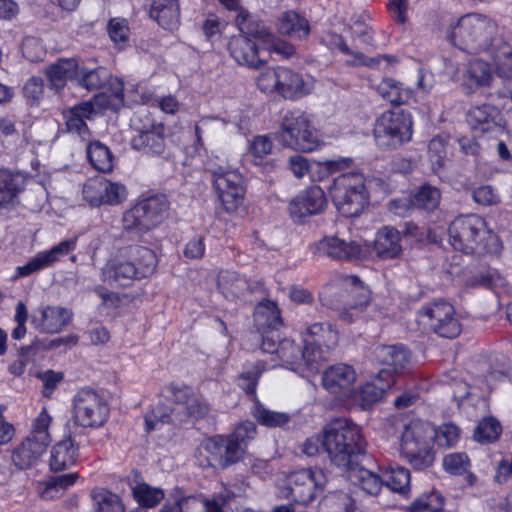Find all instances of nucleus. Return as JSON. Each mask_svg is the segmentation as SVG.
Wrapping results in <instances>:
<instances>
[{
  "mask_svg": "<svg viewBox=\"0 0 512 512\" xmlns=\"http://www.w3.org/2000/svg\"><path fill=\"white\" fill-rule=\"evenodd\" d=\"M327 205V199L322 188L311 186L301 191L289 204V212L295 220L321 213Z\"/></svg>",
  "mask_w": 512,
  "mask_h": 512,
  "instance_id": "obj_21",
  "label": "nucleus"
},
{
  "mask_svg": "<svg viewBox=\"0 0 512 512\" xmlns=\"http://www.w3.org/2000/svg\"><path fill=\"white\" fill-rule=\"evenodd\" d=\"M471 466L468 455L464 452H452L442 459V468L450 475H464Z\"/></svg>",
  "mask_w": 512,
  "mask_h": 512,
  "instance_id": "obj_58",
  "label": "nucleus"
},
{
  "mask_svg": "<svg viewBox=\"0 0 512 512\" xmlns=\"http://www.w3.org/2000/svg\"><path fill=\"white\" fill-rule=\"evenodd\" d=\"M494 45L489 55L493 58L497 75L512 79V44L501 38Z\"/></svg>",
  "mask_w": 512,
  "mask_h": 512,
  "instance_id": "obj_39",
  "label": "nucleus"
},
{
  "mask_svg": "<svg viewBox=\"0 0 512 512\" xmlns=\"http://www.w3.org/2000/svg\"><path fill=\"white\" fill-rule=\"evenodd\" d=\"M78 475L68 473L50 477L37 483V492L44 500H52L61 497L65 490L76 483Z\"/></svg>",
  "mask_w": 512,
  "mask_h": 512,
  "instance_id": "obj_36",
  "label": "nucleus"
},
{
  "mask_svg": "<svg viewBox=\"0 0 512 512\" xmlns=\"http://www.w3.org/2000/svg\"><path fill=\"white\" fill-rule=\"evenodd\" d=\"M373 134L379 147L397 148L412 139V116L402 109L385 111L376 119Z\"/></svg>",
  "mask_w": 512,
  "mask_h": 512,
  "instance_id": "obj_11",
  "label": "nucleus"
},
{
  "mask_svg": "<svg viewBox=\"0 0 512 512\" xmlns=\"http://www.w3.org/2000/svg\"><path fill=\"white\" fill-rule=\"evenodd\" d=\"M401 236L398 230L392 227H383L375 238L377 255L384 259H392L401 255Z\"/></svg>",
  "mask_w": 512,
  "mask_h": 512,
  "instance_id": "obj_35",
  "label": "nucleus"
},
{
  "mask_svg": "<svg viewBox=\"0 0 512 512\" xmlns=\"http://www.w3.org/2000/svg\"><path fill=\"white\" fill-rule=\"evenodd\" d=\"M95 512H125L121 498L106 489H95L91 493Z\"/></svg>",
  "mask_w": 512,
  "mask_h": 512,
  "instance_id": "obj_48",
  "label": "nucleus"
},
{
  "mask_svg": "<svg viewBox=\"0 0 512 512\" xmlns=\"http://www.w3.org/2000/svg\"><path fill=\"white\" fill-rule=\"evenodd\" d=\"M279 137L285 146L305 153L324 145L318 130L312 125L310 115L301 110L289 111L283 116Z\"/></svg>",
  "mask_w": 512,
  "mask_h": 512,
  "instance_id": "obj_8",
  "label": "nucleus"
},
{
  "mask_svg": "<svg viewBox=\"0 0 512 512\" xmlns=\"http://www.w3.org/2000/svg\"><path fill=\"white\" fill-rule=\"evenodd\" d=\"M150 16L164 29L173 30L180 22V5L178 0H153Z\"/></svg>",
  "mask_w": 512,
  "mask_h": 512,
  "instance_id": "obj_31",
  "label": "nucleus"
},
{
  "mask_svg": "<svg viewBox=\"0 0 512 512\" xmlns=\"http://www.w3.org/2000/svg\"><path fill=\"white\" fill-rule=\"evenodd\" d=\"M240 496L239 491L225 487L219 494L202 500L204 512H233L230 502Z\"/></svg>",
  "mask_w": 512,
  "mask_h": 512,
  "instance_id": "obj_54",
  "label": "nucleus"
},
{
  "mask_svg": "<svg viewBox=\"0 0 512 512\" xmlns=\"http://www.w3.org/2000/svg\"><path fill=\"white\" fill-rule=\"evenodd\" d=\"M254 316L265 320H281V313L278 305L271 300H263L257 304Z\"/></svg>",
  "mask_w": 512,
  "mask_h": 512,
  "instance_id": "obj_63",
  "label": "nucleus"
},
{
  "mask_svg": "<svg viewBox=\"0 0 512 512\" xmlns=\"http://www.w3.org/2000/svg\"><path fill=\"white\" fill-rule=\"evenodd\" d=\"M473 199L481 205H495L499 203L500 197L489 185L477 187L473 191Z\"/></svg>",
  "mask_w": 512,
  "mask_h": 512,
  "instance_id": "obj_64",
  "label": "nucleus"
},
{
  "mask_svg": "<svg viewBox=\"0 0 512 512\" xmlns=\"http://www.w3.org/2000/svg\"><path fill=\"white\" fill-rule=\"evenodd\" d=\"M314 252L333 259L350 260L360 257L364 248L356 241L345 242L336 236H327L314 245Z\"/></svg>",
  "mask_w": 512,
  "mask_h": 512,
  "instance_id": "obj_26",
  "label": "nucleus"
},
{
  "mask_svg": "<svg viewBox=\"0 0 512 512\" xmlns=\"http://www.w3.org/2000/svg\"><path fill=\"white\" fill-rule=\"evenodd\" d=\"M45 446L27 438L13 452L12 460L20 469H26L34 465L46 451Z\"/></svg>",
  "mask_w": 512,
  "mask_h": 512,
  "instance_id": "obj_40",
  "label": "nucleus"
},
{
  "mask_svg": "<svg viewBox=\"0 0 512 512\" xmlns=\"http://www.w3.org/2000/svg\"><path fill=\"white\" fill-rule=\"evenodd\" d=\"M198 460L202 466L224 468L238 461L225 436L217 435L206 439L198 448Z\"/></svg>",
  "mask_w": 512,
  "mask_h": 512,
  "instance_id": "obj_17",
  "label": "nucleus"
},
{
  "mask_svg": "<svg viewBox=\"0 0 512 512\" xmlns=\"http://www.w3.org/2000/svg\"><path fill=\"white\" fill-rule=\"evenodd\" d=\"M115 87V94L107 100L106 94H98L94 96L92 101L82 102L63 112L66 128L69 132L78 134L83 140L89 136V129L85 120L94 117L98 110L111 109L118 111L124 106V98L122 95V83L119 80L112 82Z\"/></svg>",
  "mask_w": 512,
  "mask_h": 512,
  "instance_id": "obj_10",
  "label": "nucleus"
},
{
  "mask_svg": "<svg viewBox=\"0 0 512 512\" xmlns=\"http://www.w3.org/2000/svg\"><path fill=\"white\" fill-rule=\"evenodd\" d=\"M79 455V447L71 438L57 442L51 450L50 467L53 470H64L73 466Z\"/></svg>",
  "mask_w": 512,
  "mask_h": 512,
  "instance_id": "obj_33",
  "label": "nucleus"
},
{
  "mask_svg": "<svg viewBox=\"0 0 512 512\" xmlns=\"http://www.w3.org/2000/svg\"><path fill=\"white\" fill-rule=\"evenodd\" d=\"M497 31V24L488 16L467 13L450 25L447 37L455 47L467 53H489L495 42L502 38Z\"/></svg>",
  "mask_w": 512,
  "mask_h": 512,
  "instance_id": "obj_2",
  "label": "nucleus"
},
{
  "mask_svg": "<svg viewBox=\"0 0 512 512\" xmlns=\"http://www.w3.org/2000/svg\"><path fill=\"white\" fill-rule=\"evenodd\" d=\"M77 245V238H71L63 240L57 245H54L49 250H44L37 253L31 258L26 264L18 266L16 268L15 279L20 277H26L30 274L44 269L48 266L58 262L61 258L67 256L69 253L75 250Z\"/></svg>",
  "mask_w": 512,
  "mask_h": 512,
  "instance_id": "obj_18",
  "label": "nucleus"
},
{
  "mask_svg": "<svg viewBox=\"0 0 512 512\" xmlns=\"http://www.w3.org/2000/svg\"><path fill=\"white\" fill-rule=\"evenodd\" d=\"M239 30L241 34L230 39L228 46L230 55L238 64L258 69L265 63L259 57V52L262 50L261 43L251 33L242 31L240 28Z\"/></svg>",
  "mask_w": 512,
  "mask_h": 512,
  "instance_id": "obj_19",
  "label": "nucleus"
},
{
  "mask_svg": "<svg viewBox=\"0 0 512 512\" xmlns=\"http://www.w3.org/2000/svg\"><path fill=\"white\" fill-rule=\"evenodd\" d=\"M454 313L455 309L451 303L439 300L425 305L420 315L434 320H452Z\"/></svg>",
  "mask_w": 512,
  "mask_h": 512,
  "instance_id": "obj_60",
  "label": "nucleus"
},
{
  "mask_svg": "<svg viewBox=\"0 0 512 512\" xmlns=\"http://www.w3.org/2000/svg\"><path fill=\"white\" fill-rule=\"evenodd\" d=\"M273 147V140L269 135H256L248 140L247 155L252 158L254 164L258 165L271 154Z\"/></svg>",
  "mask_w": 512,
  "mask_h": 512,
  "instance_id": "obj_55",
  "label": "nucleus"
},
{
  "mask_svg": "<svg viewBox=\"0 0 512 512\" xmlns=\"http://www.w3.org/2000/svg\"><path fill=\"white\" fill-rule=\"evenodd\" d=\"M114 80H119L123 84L119 78L111 77L110 72L104 67H97L92 70L80 69L77 77L78 84L88 90L98 89L109 81V90L102 93L107 95V100H110L111 96L115 94V87L112 85Z\"/></svg>",
  "mask_w": 512,
  "mask_h": 512,
  "instance_id": "obj_34",
  "label": "nucleus"
},
{
  "mask_svg": "<svg viewBox=\"0 0 512 512\" xmlns=\"http://www.w3.org/2000/svg\"><path fill=\"white\" fill-rule=\"evenodd\" d=\"M349 478L356 485L360 486L367 494L376 495L380 492L383 481V474L378 476L374 472L363 467H351Z\"/></svg>",
  "mask_w": 512,
  "mask_h": 512,
  "instance_id": "obj_44",
  "label": "nucleus"
},
{
  "mask_svg": "<svg viewBox=\"0 0 512 512\" xmlns=\"http://www.w3.org/2000/svg\"><path fill=\"white\" fill-rule=\"evenodd\" d=\"M213 185L222 209L235 213L242 205L245 186L242 174L238 170L219 167L213 171Z\"/></svg>",
  "mask_w": 512,
  "mask_h": 512,
  "instance_id": "obj_14",
  "label": "nucleus"
},
{
  "mask_svg": "<svg viewBox=\"0 0 512 512\" xmlns=\"http://www.w3.org/2000/svg\"><path fill=\"white\" fill-rule=\"evenodd\" d=\"M255 82L262 93L285 100L301 99L311 94L315 87V81L311 76L281 65L263 68Z\"/></svg>",
  "mask_w": 512,
  "mask_h": 512,
  "instance_id": "obj_4",
  "label": "nucleus"
},
{
  "mask_svg": "<svg viewBox=\"0 0 512 512\" xmlns=\"http://www.w3.org/2000/svg\"><path fill=\"white\" fill-rule=\"evenodd\" d=\"M252 415L259 424L271 428L283 427L288 424L291 419L289 414L270 410L259 402L255 403Z\"/></svg>",
  "mask_w": 512,
  "mask_h": 512,
  "instance_id": "obj_52",
  "label": "nucleus"
},
{
  "mask_svg": "<svg viewBox=\"0 0 512 512\" xmlns=\"http://www.w3.org/2000/svg\"><path fill=\"white\" fill-rule=\"evenodd\" d=\"M247 17L244 12H241L237 18V26L247 33H251L255 39H257L261 43V49L267 50L270 53L278 54L284 58H289L295 53V48L290 43L278 39L275 35L269 32L264 27H253V25H246L243 20Z\"/></svg>",
  "mask_w": 512,
  "mask_h": 512,
  "instance_id": "obj_25",
  "label": "nucleus"
},
{
  "mask_svg": "<svg viewBox=\"0 0 512 512\" xmlns=\"http://www.w3.org/2000/svg\"><path fill=\"white\" fill-rule=\"evenodd\" d=\"M173 408L160 404L145 416L146 431L155 430L160 424L170 420L182 421L185 416L199 419L208 412V405L195 395L189 387H177L172 390Z\"/></svg>",
  "mask_w": 512,
  "mask_h": 512,
  "instance_id": "obj_7",
  "label": "nucleus"
},
{
  "mask_svg": "<svg viewBox=\"0 0 512 512\" xmlns=\"http://www.w3.org/2000/svg\"><path fill=\"white\" fill-rule=\"evenodd\" d=\"M125 258L134 263V267L142 278L151 275L157 265L156 254L147 247H131L127 250Z\"/></svg>",
  "mask_w": 512,
  "mask_h": 512,
  "instance_id": "obj_38",
  "label": "nucleus"
},
{
  "mask_svg": "<svg viewBox=\"0 0 512 512\" xmlns=\"http://www.w3.org/2000/svg\"><path fill=\"white\" fill-rule=\"evenodd\" d=\"M323 444L335 465L350 468L363 449L360 427L348 419H335L323 429Z\"/></svg>",
  "mask_w": 512,
  "mask_h": 512,
  "instance_id": "obj_5",
  "label": "nucleus"
},
{
  "mask_svg": "<svg viewBox=\"0 0 512 512\" xmlns=\"http://www.w3.org/2000/svg\"><path fill=\"white\" fill-rule=\"evenodd\" d=\"M327 483L323 469L307 468L292 472L288 476L289 493L295 502L307 504L321 493Z\"/></svg>",
  "mask_w": 512,
  "mask_h": 512,
  "instance_id": "obj_15",
  "label": "nucleus"
},
{
  "mask_svg": "<svg viewBox=\"0 0 512 512\" xmlns=\"http://www.w3.org/2000/svg\"><path fill=\"white\" fill-rule=\"evenodd\" d=\"M168 212V201L165 196H153L145 199L123 215V225L127 230H148L160 224Z\"/></svg>",
  "mask_w": 512,
  "mask_h": 512,
  "instance_id": "obj_13",
  "label": "nucleus"
},
{
  "mask_svg": "<svg viewBox=\"0 0 512 512\" xmlns=\"http://www.w3.org/2000/svg\"><path fill=\"white\" fill-rule=\"evenodd\" d=\"M444 497L436 491L424 493L416 498L407 508L408 512H442Z\"/></svg>",
  "mask_w": 512,
  "mask_h": 512,
  "instance_id": "obj_53",
  "label": "nucleus"
},
{
  "mask_svg": "<svg viewBox=\"0 0 512 512\" xmlns=\"http://www.w3.org/2000/svg\"><path fill=\"white\" fill-rule=\"evenodd\" d=\"M279 338L276 330H270L263 336L262 350L275 354L283 365H288L294 371L317 373L326 360V352L336 345L338 333L331 322H313L303 335V348L296 346L293 340L284 339L278 345Z\"/></svg>",
  "mask_w": 512,
  "mask_h": 512,
  "instance_id": "obj_1",
  "label": "nucleus"
},
{
  "mask_svg": "<svg viewBox=\"0 0 512 512\" xmlns=\"http://www.w3.org/2000/svg\"><path fill=\"white\" fill-rule=\"evenodd\" d=\"M101 279L111 286H129L133 281L140 280L134 263L119 257L108 261L101 270Z\"/></svg>",
  "mask_w": 512,
  "mask_h": 512,
  "instance_id": "obj_27",
  "label": "nucleus"
},
{
  "mask_svg": "<svg viewBox=\"0 0 512 512\" xmlns=\"http://www.w3.org/2000/svg\"><path fill=\"white\" fill-rule=\"evenodd\" d=\"M52 422V417L49 415L47 410L43 408L39 415L36 417L31 434L28 438L35 442L48 447L51 442V436L49 433V427Z\"/></svg>",
  "mask_w": 512,
  "mask_h": 512,
  "instance_id": "obj_57",
  "label": "nucleus"
},
{
  "mask_svg": "<svg viewBox=\"0 0 512 512\" xmlns=\"http://www.w3.org/2000/svg\"><path fill=\"white\" fill-rule=\"evenodd\" d=\"M352 164L351 158L339 157L336 159H326L323 161H311L309 177L312 181H321L331 173L340 171Z\"/></svg>",
  "mask_w": 512,
  "mask_h": 512,
  "instance_id": "obj_46",
  "label": "nucleus"
},
{
  "mask_svg": "<svg viewBox=\"0 0 512 512\" xmlns=\"http://www.w3.org/2000/svg\"><path fill=\"white\" fill-rule=\"evenodd\" d=\"M384 484L392 491L406 493L410 486V472L400 466H389L383 472Z\"/></svg>",
  "mask_w": 512,
  "mask_h": 512,
  "instance_id": "obj_49",
  "label": "nucleus"
},
{
  "mask_svg": "<svg viewBox=\"0 0 512 512\" xmlns=\"http://www.w3.org/2000/svg\"><path fill=\"white\" fill-rule=\"evenodd\" d=\"M459 81L466 93H474L480 88L491 85L493 72L486 61L473 59L464 64Z\"/></svg>",
  "mask_w": 512,
  "mask_h": 512,
  "instance_id": "obj_24",
  "label": "nucleus"
},
{
  "mask_svg": "<svg viewBox=\"0 0 512 512\" xmlns=\"http://www.w3.org/2000/svg\"><path fill=\"white\" fill-rule=\"evenodd\" d=\"M330 194L337 210L345 217L359 216L369 203L366 180L358 172L338 176Z\"/></svg>",
  "mask_w": 512,
  "mask_h": 512,
  "instance_id": "obj_9",
  "label": "nucleus"
},
{
  "mask_svg": "<svg viewBox=\"0 0 512 512\" xmlns=\"http://www.w3.org/2000/svg\"><path fill=\"white\" fill-rule=\"evenodd\" d=\"M277 31L292 39H304L310 33L308 20L293 10L282 13L276 21Z\"/></svg>",
  "mask_w": 512,
  "mask_h": 512,
  "instance_id": "obj_30",
  "label": "nucleus"
},
{
  "mask_svg": "<svg viewBox=\"0 0 512 512\" xmlns=\"http://www.w3.org/2000/svg\"><path fill=\"white\" fill-rule=\"evenodd\" d=\"M432 445L440 448H451L457 445L461 437L460 428L452 423L447 422L439 426L432 424Z\"/></svg>",
  "mask_w": 512,
  "mask_h": 512,
  "instance_id": "obj_47",
  "label": "nucleus"
},
{
  "mask_svg": "<svg viewBox=\"0 0 512 512\" xmlns=\"http://www.w3.org/2000/svg\"><path fill=\"white\" fill-rule=\"evenodd\" d=\"M345 283L353 286L351 294L356 300L349 305L348 316L357 317V313L362 311L370 301V290L364 286L356 276H347L344 279Z\"/></svg>",
  "mask_w": 512,
  "mask_h": 512,
  "instance_id": "obj_51",
  "label": "nucleus"
},
{
  "mask_svg": "<svg viewBox=\"0 0 512 512\" xmlns=\"http://www.w3.org/2000/svg\"><path fill=\"white\" fill-rule=\"evenodd\" d=\"M449 242L454 249L467 254L498 253L501 243L487 229L485 220L475 214L459 216L449 226Z\"/></svg>",
  "mask_w": 512,
  "mask_h": 512,
  "instance_id": "obj_3",
  "label": "nucleus"
},
{
  "mask_svg": "<svg viewBox=\"0 0 512 512\" xmlns=\"http://www.w3.org/2000/svg\"><path fill=\"white\" fill-rule=\"evenodd\" d=\"M432 424L419 419L411 420L403 426L399 439L401 454L415 469H427L436 459L432 445Z\"/></svg>",
  "mask_w": 512,
  "mask_h": 512,
  "instance_id": "obj_6",
  "label": "nucleus"
},
{
  "mask_svg": "<svg viewBox=\"0 0 512 512\" xmlns=\"http://www.w3.org/2000/svg\"><path fill=\"white\" fill-rule=\"evenodd\" d=\"M22 53L29 61L36 62L43 59L46 51L40 39L30 36L22 42Z\"/></svg>",
  "mask_w": 512,
  "mask_h": 512,
  "instance_id": "obj_62",
  "label": "nucleus"
},
{
  "mask_svg": "<svg viewBox=\"0 0 512 512\" xmlns=\"http://www.w3.org/2000/svg\"><path fill=\"white\" fill-rule=\"evenodd\" d=\"M86 154L90 164L103 173L111 172L113 169V155L109 147L104 143L94 140L86 146Z\"/></svg>",
  "mask_w": 512,
  "mask_h": 512,
  "instance_id": "obj_41",
  "label": "nucleus"
},
{
  "mask_svg": "<svg viewBox=\"0 0 512 512\" xmlns=\"http://www.w3.org/2000/svg\"><path fill=\"white\" fill-rule=\"evenodd\" d=\"M356 379L357 374L352 366L337 364L324 371L322 384L330 393L350 398Z\"/></svg>",
  "mask_w": 512,
  "mask_h": 512,
  "instance_id": "obj_23",
  "label": "nucleus"
},
{
  "mask_svg": "<svg viewBox=\"0 0 512 512\" xmlns=\"http://www.w3.org/2000/svg\"><path fill=\"white\" fill-rule=\"evenodd\" d=\"M108 34L110 39L120 48L128 45L130 39V28L124 18H112L108 23Z\"/></svg>",
  "mask_w": 512,
  "mask_h": 512,
  "instance_id": "obj_61",
  "label": "nucleus"
},
{
  "mask_svg": "<svg viewBox=\"0 0 512 512\" xmlns=\"http://www.w3.org/2000/svg\"><path fill=\"white\" fill-rule=\"evenodd\" d=\"M78 63L73 58L60 59L51 65L47 71L50 85L55 89L63 88L68 80L78 77Z\"/></svg>",
  "mask_w": 512,
  "mask_h": 512,
  "instance_id": "obj_37",
  "label": "nucleus"
},
{
  "mask_svg": "<svg viewBox=\"0 0 512 512\" xmlns=\"http://www.w3.org/2000/svg\"><path fill=\"white\" fill-rule=\"evenodd\" d=\"M440 198V191L437 188L424 185L413 196L412 204L418 208L432 211L438 207Z\"/></svg>",
  "mask_w": 512,
  "mask_h": 512,
  "instance_id": "obj_59",
  "label": "nucleus"
},
{
  "mask_svg": "<svg viewBox=\"0 0 512 512\" xmlns=\"http://www.w3.org/2000/svg\"><path fill=\"white\" fill-rule=\"evenodd\" d=\"M131 146L149 155H161L165 150V127L153 124L149 130L139 131L132 139Z\"/></svg>",
  "mask_w": 512,
  "mask_h": 512,
  "instance_id": "obj_29",
  "label": "nucleus"
},
{
  "mask_svg": "<svg viewBox=\"0 0 512 512\" xmlns=\"http://www.w3.org/2000/svg\"><path fill=\"white\" fill-rule=\"evenodd\" d=\"M394 379L387 371H380L363 383L358 390H353L350 398L362 408H368L377 403L384 393L392 387Z\"/></svg>",
  "mask_w": 512,
  "mask_h": 512,
  "instance_id": "obj_22",
  "label": "nucleus"
},
{
  "mask_svg": "<svg viewBox=\"0 0 512 512\" xmlns=\"http://www.w3.org/2000/svg\"><path fill=\"white\" fill-rule=\"evenodd\" d=\"M109 411L106 400L93 390H79L73 397L72 419L80 427L98 428L104 425Z\"/></svg>",
  "mask_w": 512,
  "mask_h": 512,
  "instance_id": "obj_12",
  "label": "nucleus"
},
{
  "mask_svg": "<svg viewBox=\"0 0 512 512\" xmlns=\"http://www.w3.org/2000/svg\"><path fill=\"white\" fill-rule=\"evenodd\" d=\"M502 432L500 422L492 417L483 418L474 431V439L479 443H491L499 438Z\"/></svg>",
  "mask_w": 512,
  "mask_h": 512,
  "instance_id": "obj_56",
  "label": "nucleus"
},
{
  "mask_svg": "<svg viewBox=\"0 0 512 512\" xmlns=\"http://www.w3.org/2000/svg\"><path fill=\"white\" fill-rule=\"evenodd\" d=\"M83 199L92 207L116 206L127 198V188L103 177L88 179L82 188Z\"/></svg>",
  "mask_w": 512,
  "mask_h": 512,
  "instance_id": "obj_16",
  "label": "nucleus"
},
{
  "mask_svg": "<svg viewBox=\"0 0 512 512\" xmlns=\"http://www.w3.org/2000/svg\"><path fill=\"white\" fill-rule=\"evenodd\" d=\"M449 137L437 135L428 144V159L432 170L437 172L445 166L448 155Z\"/></svg>",
  "mask_w": 512,
  "mask_h": 512,
  "instance_id": "obj_50",
  "label": "nucleus"
},
{
  "mask_svg": "<svg viewBox=\"0 0 512 512\" xmlns=\"http://www.w3.org/2000/svg\"><path fill=\"white\" fill-rule=\"evenodd\" d=\"M467 123L477 135L492 137L504 132L499 110L490 105L472 107L467 113Z\"/></svg>",
  "mask_w": 512,
  "mask_h": 512,
  "instance_id": "obj_20",
  "label": "nucleus"
},
{
  "mask_svg": "<svg viewBox=\"0 0 512 512\" xmlns=\"http://www.w3.org/2000/svg\"><path fill=\"white\" fill-rule=\"evenodd\" d=\"M374 357L383 368L380 371H387L394 375L403 370L410 362V354L402 345L378 346L374 350Z\"/></svg>",
  "mask_w": 512,
  "mask_h": 512,
  "instance_id": "obj_28",
  "label": "nucleus"
},
{
  "mask_svg": "<svg viewBox=\"0 0 512 512\" xmlns=\"http://www.w3.org/2000/svg\"><path fill=\"white\" fill-rule=\"evenodd\" d=\"M27 178L21 173L0 170V208L13 205L26 186Z\"/></svg>",
  "mask_w": 512,
  "mask_h": 512,
  "instance_id": "obj_32",
  "label": "nucleus"
},
{
  "mask_svg": "<svg viewBox=\"0 0 512 512\" xmlns=\"http://www.w3.org/2000/svg\"><path fill=\"white\" fill-rule=\"evenodd\" d=\"M135 501L143 507L152 508L159 504L165 497L161 488L150 486L143 481L134 480L129 484Z\"/></svg>",
  "mask_w": 512,
  "mask_h": 512,
  "instance_id": "obj_42",
  "label": "nucleus"
},
{
  "mask_svg": "<svg viewBox=\"0 0 512 512\" xmlns=\"http://www.w3.org/2000/svg\"><path fill=\"white\" fill-rule=\"evenodd\" d=\"M377 91L382 98L395 105L405 104L412 98L410 88L404 87L401 82L391 78L383 79L378 84Z\"/></svg>",
  "mask_w": 512,
  "mask_h": 512,
  "instance_id": "obj_43",
  "label": "nucleus"
},
{
  "mask_svg": "<svg viewBox=\"0 0 512 512\" xmlns=\"http://www.w3.org/2000/svg\"><path fill=\"white\" fill-rule=\"evenodd\" d=\"M256 436V426L251 421H245L239 424L234 431L225 436L230 447L237 452L238 461L244 455L248 442Z\"/></svg>",
  "mask_w": 512,
  "mask_h": 512,
  "instance_id": "obj_45",
  "label": "nucleus"
}]
</instances>
